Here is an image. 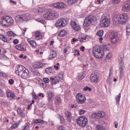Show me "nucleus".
Masks as SVG:
<instances>
[{
  "label": "nucleus",
  "instance_id": "obj_63",
  "mask_svg": "<svg viewBox=\"0 0 130 130\" xmlns=\"http://www.w3.org/2000/svg\"><path fill=\"white\" fill-rule=\"evenodd\" d=\"M85 48V47L84 46H82L80 48V50L83 52L84 51Z\"/></svg>",
  "mask_w": 130,
  "mask_h": 130
},
{
  "label": "nucleus",
  "instance_id": "obj_4",
  "mask_svg": "<svg viewBox=\"0 0 130 130\" xmlns=\"http://www.w3.org/2000/svg\"><path fill=\"white\" fill-rule=\"evenodd\" d=\"M13 23V21L12 18L8 16H4L0 22V23L3 26L6 27L12 25Z\"/></svg>",
  "mask_w": 130,
  "mask_h": 130
},
{
  "label": "nucleus",
  "instance_id": "obj_10",
  "mask_svg": "<svg viewBox=\"0 0 130 130\" xmlns=\"http://www.w3.org/2000/svg\"><path fill=\"white\" fill-rule=\"evenodd\" d=\"M67 24L66 20L65 19H61L57 21L55 25L57 27H62L65 26Z\"/></svg>",
  "mask_w": 130,
  "mask_h": 130
},
{
  "label": "nucleus",
  "instance_id": "obj_62",
  "mask_svg": "<svg viewBox=\"0 0 130 130\" xmlns=\"http://www.w3.org/2000/svg\"><path fill=\"white\" fill-rule=\"evenodd\" d=\"M114 124L115 125V128H117L118 127V123L116 121L114 122Z\"/></svg>",
  "mask_w": 130,
  "mask_h": 130
},
{
  "label": "nucleus",
  "instance_id": "obj_55",
  "mask_svg": "<svg viewBox=\"0 0 130 130\" xmlns=\"http://www.w3.org/2000/svg\"><path fill=\"white\" fill-rule=\"evenodd\" d=\"M92 116L93 118L95 119H97V114L96 113H93L92 114Z\"/></svg>",
  "mask_w": 130,
  "mask_h": 130
},
{
  "label": "nucleus",
  "instance_id": "obj_16",
  "mask_svg": "<svg viewBox=\"0 0 130 130\" xmlns=\"http://www.w3.org/2000/svg\"><path fill=\"white\" fill-rule=\"evenodd\" d=\"M92 73L90 76V79L92 82L97 83L98 80V74L93 73V72Z\"/></svg>",
  "mask_w": 130,
  "mask_h": 130
},
{
  "label": "nucleus",
  "instance_id": "obj_17",
  "mask_svg": "<svg viewBox=\"0 0 130 130\" xmlns=\"http://www.w3.org/2000/svg\"><path fill=\"white\" fill-rule=\"evenodd\" d=\"M65 4L62 2L55 3L53 4L54 7L57 9H62L64 8Z\"/></svg>",
  "mask_w": 130,
  "mask_h": 130
},
{
  "label": "nucleus",
  "instance_id": "obj_23",
  "mask_svg": "<svg viewBox=\"0 0 130 130\" xmlns=\"http://www.w3.org/2000/svg\"><path fill=\"white\" fill-rule=\"evenodd\" d=\"M35 36L37 40H39L42 38V35L39 31H36L35 32Z\"/></svg>",
  "mask_w": 130,
  "mask_h": 130
},
{
  "label": "nucleus",
  "instance_id": "obj_47",
  "mask_svg": "<svg viewBox=\"0 0 130 130\" xmlns=\"http://www.w3.org/2000/svg\"><path fill=\"white\" fill-rule=\"evenodd\" d=\"M5 96V93L3 90L0 89V97H4Z\"/></svg>",
  "mask_w": 130,
  "mask_h": 130
},
{
  "label": "nucleus",
  "instance_id": "obj_59",
  "mask_svg": "<svg viewBox=\"0 0 130 130\" xmlns=\"http://www.w3.org/2000/svg\"><path fill=\"white\" fill-rule=\"evenodd\" d=\"M99 124H103L105 123L102 120H99Z\"/></svg>",
  "mask_w": 130,
  "mask_h": 130
},
{
  "label": "nucleus",
  "instance_id": "obj_8",
  "mask_svg": "<svg viewBox=\"0 0 130 130\" xmlns=\"http://www.w3.org/2000/svg\"><path fill=\"white\" fill-rule=\"evenodd\" d=\"M77 20H72L70 22L71 25L72 27V29L77 31H78L81 29V26L79 24L77 23Z\"/></svg>",
  "mask_w": 130,
  "mask_h": 130
},
{
  "label": "nucleus",
  "instance_id": "obj_42",
  "mask_svg": "<svg viewBox=\"0 0 130 130\" xmlns=\"http://www.w3.org/2000/svg\"><path fill=\"white\" fill-rule=\"evenodd\" d=\"M124 68H124L119 67V70L120 73V76L121 77L122 76H123V72Z\"/></svg>",
  "mask_w": 130,
  "mask_h": 130
},
{
  "label": "nucleus",
  "instance_id": "obj_9",
  "mask_svg": "<svg viewBox=\"0 0 130 130\" xmlns=\"http://www.w3.org/2000/svg\"><path fill=\"white\" fill-rule=\"evenodd\" d=\"M76 101L79 104H83L85 102L86 98L84 95L80 93H78L76 95Z\"/></svg>",
  "mask_w": 130,
  "mask_h": 130
},
{
  "label": "nucleus",
  "instance_id": "obj_44",
  "mask_svg": "<svg viewBox=\"0 0 130 130\" xmlns=\"http://www.w3.org/2000/svg\"><path fill=\"white\" fill-rule=\"evenodd\" d=\"M52 69L50 68H47L45 70L47 74H49L52 72Z\"/></svg>",
  "mask_w": 130,
  "mask_h": 130
},
{
  "label": "nucleus",
  "instance_id": "obj_27",
  "mask_svg": "<svg viewBox=\"0 0 130 130\" xmlns=\"http://www.w3.org/2000/svg\"><path fill=\"white\" fill-rule=\"evenodd\" d=\"M23 19L24 21H27L29 19L30 17L28 13H26L22 15Z\"/></svg>",
  "mask_w": 130,
  "mask_h": 130
},
{
  "label": "nucleus",
  "instance_id": "obj_1",
  "mask_svg": "<svg viewBox=\"0 0 130 130\" xmlns=\"http://www.w3.org/2000/svg\"><path fill=\"white\" fill-rule=\"evenodd\" d=\"M15 72L19 76L24 78H28L29 77V71L21 65H18L16 67Z\"/></svg>",
  "mask_w": 130,
  "mask_h": 130
},
{
  "label": "nucleus",
  "instance_id": "obj_19",
  "mask_svg": "<svg viewBox=\"0 0 130 130\" xmlns=\"http://www.w3.org/2000/svg\"><path fill=\"white\" fill-rule=\"evenodd\" d=\"M130 9V4L129 3H126L125 4L122 8V11L127 12Z\"/></svg>",
  "mask_w": 130,
  "mask_h": 130
},
{
  "label": "nucleus",
  "instance_id": "obj_31",
  "mask_svg": "<svg viewBox=\"0 0 130 130\" xmlns=\"http://www.w3.org/2000/svg\"><path fill=\"white\" fill-rule=\"evenodd\" d=\"M7 34L8 36L12 37L16 36H17L16 34L11 31H8L7 33Z\"/></svg>",
  "mask_w": 130,
  "mask_h": 130
},
{
  "label": "nucleus",
  "instance_id": "obj_29",
  "mask_svg": "<svg viewBox=\"0 0 130 130\" xmlns=\"http://www.w3.org/2000/svg\"><path fill=\"white\" fill-rule=\"evenodd\" d=\"M59 36L61 37H63L67 35V32L66 30H60L59 34Z\"/></svg>",
  "mask_w": 130,
  "mask_h": 130
},
{
  "label": "nucleus",
  "instance_id": "obj_50",
  "mask_svg": "<svg viewBox=\"0 0 130 130\" xmlns=\"http://www.w3.org/2000/svg\"><path fill=\"white\" fill-rule=\"evenodd\" d=\"M83 90L84 91H86L88 90L89 91H91L92 89L90 88L87 86L84 88Z\"/></svg>",
  "mask_w": 130,
  "mask_h": 130
},
{
  "label": "nucleus",
  "instance_id": "obj_53",
  "mask_svg": "<svg viewBox=\"0 0 130 130\" xmlns=\"http://www.w3.org/2000/svg\"><path fill=\"white\" fill-rule=\"evenodd\" d=\"M41 9H36L35 10V11H34V12L35 13H40L42 12V11H41L40 10Z\"/></svg>",
  "mask_w": 130,
  "mask_h": 130
},
{
  "label": "nucleus",
  "instance_id": "obj_32",
  "mask_svg": "<svg viewBox=\"0 0 130 130\" xmlns=\"http://www.w3.org/2000/svg\"><path fill=\"white\" fill-rule=\"evenodd\" d=\"M29 123L28 122L26 123L24 126L21 127L22 129L21 130H27L29 127Z\"/></svg>",
  "mask_w": 130,
  "mask_h": 130
},
{
  "label": "nucleus",
  "instance_id": "obj_39",
  "mask_svg": "<svg viewBox=\"0 0 130 130\" xmlns=\"http://www.w3.org/2000/svg\"><path fill=\"white\" fill-rule=\"evenodd\" d=\"M103 31L102 30H99L98 31V32L96 33L97 35L100 37L102 36L103 35Z\"/></svg>",
  "mask_w": 130,
  "mask_h": 130
},
{
  "label": "nucleus",
  "instance_id": "obj_33",
  "mask_svg": "<svg viewBox=\"0 0 130 130\" xmlns=\"http://www.w3.org/2000/svg\"><path fill=\"white\" fill-rule=\"evenodd\" d=\"M15 20L17 22L22 21L23 20L22 15H18L16 17Z\"/></svg>",
  "mask_w": 130,
  "mask_h": 130
},
{
  "label": "nucleus",
  "instance_id": "obj_51",
  "mask_svg": "<svg viewBox=\"0 0 130 130\" xmlns=\"http://www.w3.org/2000/svg\"><path fill=\"white\" fill-rule=\"evenodd\" d=\"M59 130H66V128L65 127H63L61 126H59Z\"/></svg>",
  "mask_w": 130,
  "mask_h": 130
},
{
  "label": "nucleus",
  "instance_id": "obj_5",
  "mask_svg": "<svg viewBox=\"0 0 130 130\" xmlns=\"http://www.w3.org/2000/svg\"><path fill=\"white\" fill-rule=\"evenodd\" d=\"M76 122L77 124L80 126H85L88 123L87 119L83 116H80L77 119Z\"/></svg>",
  "mask_w": 130,
  "mask_h": 130
},
{
  "label": "nucleus",
  "instance_id": "obj_40",
  "mask_svg": "<svg viewBox=\"0 0 130 130\" xmlns=\"http://www.w3.org/2000/svg\"><path fill=\"white\" fill-rule=\"evenodd\" d=\"M96 126V130H105L104 126L101 125H97Z\"/></svg>",
  "mask_w": 130,
  "mask_h": 130
},
{
  "label": "nucleus",
  "instance_id": "obj_25",
  "mask_svg": "<svg viewBox=\"0 0 130 130\" xmlns=\"http://www.w3.org/2000/svg\"><path fill=\"white\" fill-rule=\"evenodd\" d=\"M55 104L57 105H59L61 103V101L60 98L58 96H57L55 99Z\"/></svg>",
  "mask_w": 130,
  "mask_h": 130
},
{
  "label": "nucleus",
  "instance_id": "obj_36",
  "mask_svg": "<svg viewBox=\"0 0 130 130\" xmlns=\"http://www.w3.org/2000/svg\"><path fill=\"white\" fill-rule=\"evenodd\" d=\"M126 31L127 34L128 35H130V24H128L126 25Z\"/></svg>",
  "mask_w": 130,
  "mask_h": 130
},
{
  "label": "nucleus",
  "instance_id": "obj_57",
  "mask_svg": "<svg viewBox=\"0 0 130 130\" xmlns=\"http://www.w3.org/2000/svg\"><path fill=\"white\" fill-rule=\"evenodd\" d=\"M86 111L83 110H80L79 112V114L80 115H82Z\"/></svg>",
  "mask_w": 130,
  "mask_h": 130
},
{
  "label": "nucleus",
  "instance_id": "obj_54",
  "mask_svg": "<svg viewBox=\"0 0 130 130\" xmlns=\"http://www.w3.org/2000/svg\"><path fill=\"white\" fill-rule=\"evenodd\" d=\"M59 63H57L56 65H54V68H55L56 70H58L59 69L58 66L59 65Z\"/></svg>",
  "mask_w": 130,
  "mask_h": 130
},
{
  "label": "nucleus",
  "instance_id": "obj_14",
  "mask_svg": "<svg viewBox=\"0 0 130 130\" xmlns=\"http://www.w3.org/2000/svg\"><path fill=\"white\" fill-rule=\"evenodd\" d=\"M6 93L7 96V98H10L11 100L15 99V95L13 91L9 90H7Z\"/></svg>",
  "mask_w": 130,
  "mask_h": 130
},
{
  "label": "nucleus",
  "instance_id": "obj_56",
  "mask_svg": "<svg viewBox=\"0 0 130 130\" xmlns=\"http://www.w3.org/2000/svg\"><path fill=\"white\" fill-rule=\"evenodd\" d=\"M77 55V56H79L80 55V54L79 53V51H78L77 50H75V53L74 54V55L75 56Z\"/></svg>",
  "mask_w": 130,
  "mask_h": 130
},
{
  "label": "nucleus",
  "instance_id": "obj_52",
  "mask_svg": "<svg viewBox=\"0 0 130 130\" xmlns=\"http://www.w3.org/2000/svg\"><path fill=\"white\" fill-rule=\"evenodd\" d=\"M14 82V80L12 79H10L8 81L9 83L11 85L13 84Z\"/></svg>",
  "mask_w": 130,
  "mask_h": 130
},
{
  "label": "nucleus",
  "instance_id": "obj_18",
  "mask_svg": "<svg viewBox=\"0 0 130 130\" xmlns=\"http://www.w3.org/2000/svg\"><path fill=\"white\" fill-rule=\"evenodd\" d=\"M15 48L19 50L25 51L26 47L23 44H18L15 46Z\"/></svg>",
  "mask_w": 130,
  "mask_h": 130
},
{
  "label": "nucleus",
  "instance_id": "obj_21",
  "mask_svg": "<svg viewBox=\"0 0 130 130\" xmlns=\"http://www.w3.org/2000/svg\"><path fill=\"white\" fill-rule=\"evenodd\" d=\"M18 114L22 118H25V114L23 113V111L20 108H18L17 109Z\"/></svg>",
  "mask_w": 130,
  "mask_h": 130
},
{
  "label": "nucleus",
  "instance_id": "obj_22",
  "mask_svg": "<svg viewBox=\"0 0 130 130\" xmlns=\"http://www.w3.org/2000/svg\"><path fill=\"white\" fill-rule=\"evenodd\" d=\"M43 66V63L39 62H36L34 65V68H41Z\"/></svg>",
  "mask_w": 130,
  "mask_h": 130
},
{
  "label": "nucleus",
  "instance_id": "obj_35",
  "mask_svg": "<svg viewBox=\"0 0 130 130\" xmlns=\"http://www.w3.org/2000/svg\"><path fill=\"white\" fill-rule=\"evenodd\" d=\"M34 124L38 123H41L42 124L44 123L43 121L40 119H38L34 120Z\"/></svg>",
  "mask_w": 130,
  "mask_h": 130
},
{
  "label": "nucleus",
  "instance_id": "obj_48",
  "mask_svg": "<svg viewBox=\"0 0 130 130\" xmlns=\"http://www.w3.org/2000/svg\"><path fill=\"white\" fill-rule=\"evenodd\" d=\"M106 82L107 83L109 84H110L111 83L112 79L110 78V76H109L108 77Z\"/></svg>",
  "mask_w": 130,
  "mask_h": 130
},
{
  "label": "nucleus",
  "instance_id": "obj_46",
  "mask_svg": "<svg viewBox=\"0 0 130 130\" xmlns=\"http://www.w3.org/2000/svg\"><path fill=\"white\" fill-rule=\"evenodd\" d=\"M19 125V124L16 123L14 124L11 127V128L12 129H13L18 127Z\"/></svg>",
  "mask_w": 130,
  "mask_h": 130
},
{
  "label": "nucleus",
  "instance_id": "obj_7",
  "mask_svg": "<svg viewBox=\"0 0 130 130\" xmlns=\"http://www.w3.org/2000/svg\"><path fill=\"white\" fill-rule=\"evenodd\" d=\"M110 21L108 16H105L103 19L100 24V26L102 27H107L110 24Z\"/></svg>",
  "mask_w": 130,
  "mask_h": 130
},
{
  "label": "nucleus",
  "instance_id": "obj_26",
  "mask_svg": "<svg viewBox=\"0 0 130 130\" xmlns=\"http://www.w3.org/2000/svg\"><path fill=\"white\" fill-rule=\"evenodd\" d=\"M56 56V53L55 51L53 50L51 51L50 54L49 55V58H53Z\"/></svg>",
  "mask_w": 130,
  "mask_h": 130
},
{
  "label": "nucleus",
  "instance_id": "obj_61",
  "mask_svg": "<svg viewBox=\"0 0 130 130\" xmlns=\"http://www.w3.org/2000/svg\"><path fill=\"white\" fill-rule=\"evenodd\" d=\"M19 41L17 39H15L13 40V43L15 44H17L19 42Z\"/></svg>",
  "mask_w": 130,
  "mask_h": 130
},
{
  "label": "nucleus",
  "instance_id": "obj_24",
  "mask_svg": "<svg viewBox=\"0 0 130 130\" xmlns=\"http://www.w3.org/2000/svg\"><path fill=\"white\" fill-rule=\"evenodd\" d=\"M47 93L48 95V100L49 101L51 100V98L53 97L54 95V93L50 91H48L47 92Z\"/></svg>",
  "mask_w": 130,
  "mask_h": 130
},
{
  "label": "nucleus",
  "instance_id": "obj_45",
  "mask_svg": "<svg viewBox=\"0 0 130 130\" xmlns=\"http://www.w3.org/2000/svg\"><path fill=\"white\" fill-rule=\"evenodd\" d=\"M120 0H112V2L113 4L116 5L119 4Z\"/></svg>",
  "mask_w": 130,
  "mask_h": 130
},
{
  "label": "nucleus",
  "instance_id": "obj_37",
  "mask_svg": "<svg viewBox=\"0 0 130 130\" xmlns=\"http://www.w3.org/2000/svg\"><path fill=\"white\" fill-rule=\"evenodd\" d=\"M78 0H68L67 3L69 5H70L72 4H74Z\"/></svg>",
  "mask_w": 130,
  "mask_h": 130
},
{
  "label": "nucleus",
  "instance_id": "obj_60",
  "mask_svg": "<svg viewBox=\"0 0 130 130\" xmlns=\"http://www.w3.org/2000/svg\"><path fill=\"white\" fill-rule=\"evenodd\" d=\"M2 40L5 42H8L7 39L5 36H4V37L3 38V39Z\"/></svg>",
  "mask_w": 130,
  "mask_h": 130
},
{
  "label": "nucleus",
  "instance_id": "obj_3",
  "mask_svg": "<svg viewBox=\"0 0 130 130\" xmlns=\"http://www.w3.org/2000/svg\"><path fill=\"white\" fill-rule=\"evenodd\" d=\"M43 16L46 20H51L56 18L58 17V15L56 11L50 9L44 13Z\"/></svg>",
  "mask_w": 130,
  "mask_h": 130
},
{
  "label": "nucleus",
  "instance_id": "obj_58",
  "mask_svg": "<svg viewBox=\"0 0 130 130\" xmlns=\"http://www.w3.org/2000/svg\"><path fill=\"white\" fill-rule=\"evenodd\" d=\"M111 54L110 53H108L107 55L106 56V58L107 59H110L111 57Z\"/></svg>",
  "mask_w": 130,
  "mask_h": 130
},
{
  "label": "nucleus",
  "instance_id": "obj_11",
  "mask_svg": "<svg viewBox=\"0 0 130 130\" xmlns=\"http://www.w3.org/2000/svg\"><path fill=\"white\" fill-rule=\"evenodd\" d=\"M118 34L117 32L112 33V35L110 37L111 41L112 44L117 43L119 39L118 37Z\"/></svg>",
  "mask_w": 130,
  "mask_h": 130
},
{
  "label": "nucleus",
  "instance_id": "obj_15",
  "mask_svg": "<svg viewBox=\"0 0 130 130\" xmlns=\"http://www.w3.org/2000/svg\"><path fill=\"white\" fill-rule=\"evenodd\" d=\"M97 58H100L103 56L104 55V53L103 50L100 51L98 52H97L94 51V52L92 53Z\"/></svg>",
  "mask_w": 130,
  "mask_h": 130
},
{
  "label": "nucleus",
  "instance_id": "obj_38",
  "mask_svg": "<svg viewBox=\"0 0 130 130\" xmlns=\"http://www.w3.org/2000/svg\"><path fill=\"white\" fill-rule=\"evenodd\" d=\"M87 35H84L83 36H80L79 37V39L80 42H82L83 40H86L87 37Z\"/></svg>",
  "mask_w": 130,
  "mask_h": 130
},
{
  "label": "nucleus",
  "instance_id": "obj_34",
  "mask_svg": "<svg viewBox=\"0 0 130 130\" xmlns=\"http://www.w3.org/2000/svg\"><path fill=\"white\" fill-rule=\"evenodd\" d=\"M28 41L32 46L35 47L36 46V43L34 40H30V39H28Z\"/></svg>",
  "mask_w": 130,
  "mask_h": 130
},
{
  "label": "nucleus",
  "instance_id": "obj_2",
  "mask_svg": "<svg viewBox=\"0 0 130 130\" xmlns=\"http://www.w3.org/2000/svg\"><path fill=\"white\" fill-rule=\"evenodd\" d=\"M113 21L117 24L123 25L126 24L128 20V17L125 13L120 15H115L113 17Z\"/></svg>",
  "mask_w": 130,
  "mask_h": 130
},
{
  "label": "nucleus",
  "instance_id": "obj_28",
  "mask_svg": "<svg viewBox=\"0 0 130 130\" xmlns=\"http://www.w3.org/2000/svg\"><path fill=\"white\" fill-rule=\"evenodd\" d=\"M103 50L98 45H96L93 47L92 51V53L94 52V51L98 52L100 51Z\"/></svg>",
  "mask_w": 130,
  "mask_h": 130
},
{
  "label": "nucleus",
  "instance_id": "obj_64",
  "mask_svg": "<svg viewBox=\"0 0 130 130\" xmlns=\"http://www.w3.org/2000/svg\"><path fill=\"white\" fill-rule=\"evenodd\" d=\"M101 1L100 0H97L95 1V2L97 4H99L100 3Z\"/></svg>",
  "mask_w": 130,
  "mask_h": 130
},
{
  "label": "nucleus",
  "instance_id": "obj_6",
  "mask_svg": "<svg viewBox=\"0 0 130 130\" xmlns=\"http://www.w3.org/2000/svg\"><path fill=\"white\" fill-rule=\"evenodd\" d=\"M94 16L92 15H88L84 19L83 26L85 27L89 26L93 20Z\"/></svg>",
  "mask_w": 130,
  "mask_h": 130
},
{
  "label": "nucleus",
  "instance_id": "obj_13",
  "mask_svg": "<svg viewBox=\"0 0 130 130\" xmlns=\"http://www.w3.org/2000/svg\"><path fill=\"white\" fill-rule=\"evenodd\" d=\"M124 56L123 53H121L118 57V60L120 64L119 67L124 68V64L123 61Z\"/></svg>",
  "mask_w": 130,
  "mask_h": 130
},
{
  "label": "nucleus",
  "instance_id": "obj_49",
  "mask_svg": "<svg viewBox=\"0 0 130 130\" xmlns=\"http://www.w3.org/2000/svg\"><path fill=\"white\" fill-rule=\"evenodd\" d=\"M44 82L45 83H47L49 82L50 80L47 78H43Z\"/></svg>",
  "mask_w": 130,
  "mask_h": 130
},
{
  "label": "nucleus",
  "instance_id": "obj_43",
  "mask_svg": "<svg viewBox=\"0 0 130 130\" xmlns=\"http://www.w3.org/2000/svg\"><path fill=\"white\" fill-rule=\"evenodd\" d=\"M121 93L116 96V100L117 102V103H118L120 101V98L121 97Z\"/></svg>",
  "mask_w": 130,
  "mask_h": 130
},
{
  "label": "nucleus",
  "instance_id": "obj_20",
  "mask_svg": "<svg viewBox=\"0 0 130 130\" xmlns=\"http://www.w3.org/2000/svg\"><path fill=\"white\" fill-rule=\"evenodd\" d=\"M65 114L67 120L70 122L72 119V116L71 115L70 112L68 111H65Z\"/></svg>",
  "mask_w": 130,
  "mask_h": 130
},
{
  "label": "nucleus",
  "instance_id": "obj_30",
  "mask_svg": "<svg viewBox=\"0 0 130 130\" xmlns=\"http://www.w3.org/2000/svg\"><path fill=\"white\" fill-rule=\"evenodd\" d=\"M97 119H99L100 118L103 117H104L105 115V113L102 112H99L97 113Z\"/></svg>",
  "mask_w": 130,
  "mask_h": 130
},
{
  "label": "nucleus",
  "instance_id": "obj_12",
  "mask_svg": "<svg viewBox=\"0 0 130 130\" xmlns=\"http://www.w3.org/2000/svg\"><path fill=\"white\" fill-rule=\"evenodd\" d=\"M60 76L62 77V78H61V79H63V74H59V76H56L54 78L51 77L50 79L52 81V84H55L58 83L59 82L60 79Z\"/></svg>",
  "mask_w": 130,
  "mask_h": 130
},
{
  "label": "nucleus",
  "instance_id": "obj_41",
  "mask_svg": "<svg viewBox=\"0 0 130 130\" xmlns=\"http://www.w3.org/2000/svg\"><path fill=\"white\" fill-rule=\"evenodd\" d=\"M78 77L79 80H81L83 79L84 77L83 73L82 72L79 74Z\"/></svg>",
  "mask_w": 130,
  "mask_h": 130
}]
</instances>
